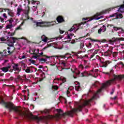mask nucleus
I'll use <instances>...</instances> for the list:
<instances>
[{
  "label": "nucleus",
  "mask_w": 124,
  "mask_h": 124,
  "mask_svg": "<svg viewBox=\"0 0 124 124\" xmlns=\"http://www.w3.org/2000/svg\"><path fill=\"white\" fill-rule=\"evenodd\" d=\"M96 98V96L93 95L90 99L84 100L81 105H79L78 107V108H74L72 111H68L65 113H63L62 110L61 109H57L56 111L58 113L56 114L55 118L56 119L57 121H59V120H60V119H61L62 116L64 117V116H70L71 117H73V113L81 112L84 107H86V106L90 105L91 102Z\"/></svg>",
  "instance_id": "obj_1"
},
{
  "label": "nucleus",
  "mask_w": 124,
  "mask_h": 124,
  "mask_svg": "<svg viewBox=\"0 0 124 124\" xmlns=\"http://www.w3.org/2000/svg\"><path fill=\"white\" fill-rule=\"evenodd\" d=\"M0 104L3 106H5V108L9 109V112H12V111H13L19 116L24 117L25 119H27L28 120H31V114L29 115V114L23 111V110L20 108L19 106H14V104L12 103L11 102L8 103L5 102L0 97Z\"/></svg>",
  "instance_id": "obj_2"
},
{
  "label": "nucleus",
  "mask_w": 124,
  "mask_h": 124,
  "mask_svg": "<svg viewBox=\"0 0 124 124\" xmlns=\"http://www.w3.org/2000/svg\"><path fill=\"white\" fill-rule=\"evenodd\" d=\"M113 76L114 77L113 78L107 81L105 83L102 84L101 88L97 91L98 93H101L103 89L107 88V87H108V86H111L112 83H113V82H114V81H116V80H121V79H123V78H124V75H116L113 74Z\"/></svg>",
  "instance_id": "obj_3"
},
{
  "label": "nucleus",
  "mask_w": 124,
  "mask_h": 124,
  "mask_svg": "<svg viewBox=\"0 0 124 124\" xmlns=\"http://www.w3.org/2000/svg\"><path fill=\"white\" fill-rule=\"evenodd\" d=\"M33 23L36 24V27H40L42 28L43 27H51V26H54L56 25L57 22L56 21H53L51 22H46V21H41V22H36V21H33Z\"/></svg>",
  "instance_id": "obj_4"
},
{
  "label": "nucleus",
  "mask_w": 124,
  "mask_h": 124,
  "mask_svg": "<svg viewBox=\"0 0 124 124\" xmlns=\"http://www.w3.org/2000/svg\"><path fill=\"white\" fill-rule=\"evenodd\" d=\"M112 9L113 10V9L109 8L107 10L102 11V12H101L100 13H96L93 16V18L92 19V20L93 19H94L95 20H99V19H102V18H103V16H100V15H101V14H106V13H109V11H111ZM98 16H100L98 17Z\"/></svg>",
  "instance_id": "obj_5"
},
{
  "label": "nucleus",
  "mask_w": 124,
  "mask_h": 124,
  "mask_svg": "<svg viewBox=\"0 0 124 124\" xmlns=\"http://www.w3.org/2000/svg\"><path fill=\"white\" fill-rule=\"evenodd\" d=\"M112 54L113 58H117V57H118V55H119L118 52L114 51L113 52L112 50L108 49L107 51L104 52V56H105V57H111Z\"/></svg>",
  "instance_id": "obj_6"
},
{
  "label": "nucleus",
  "mask_w": 124,
  "mask_h": 124,
  "mask_svg": "<svg viewBox=\"0 0 124 124\" xmlns=\"http://www.w3.org/2000/svg\"><path fill=\"white\" fill-rule=\"evenodd\" d=\"M17 38L11 37L10 39L8 40L7 45L9 47H12V50H15V47H14V44L16 42L17 40Z\"/></svg>",
  "instance_id": "obj_7"
},
{
  "label": "nucleus",
  "mask_w": 124,
  "mask_h": 124,
  "mask_svg": "<svg viewBox=\"0 0 124 124\" xmlns=\"http://www.w3.org/2000/svg\"><path fill=\"white\" fill-rule=\"evenodd\" d=\"M100 62H101V65L100 66V67H105L106 68L107 66H108V64H110L112 62L108 60L106 61L105 62L101 61V60H100Z\"/></svg>",
  "instance_id": "obj_8"
},
{
  "label": "nucleus",
  "mask_w": 124,
  "mask_h": 124,
  "mask_svg": "<svg viewBox=\"0 0 124 124\" xmlns=\"http://www.w3.org/2000/svg\"><path fill=\"white\" fill-rule=\"evenodd\" d=\"M76 75L79 76L80 77H85V76H88V75H91V74H89V73L87 71H84L83 73H80V71H77L76 72Z\"/></svg>",
  "instance_id": "obj_9"
},
{
  "label": "nucleus",
  "mask_w": 124,
  "mask_h": 124,
  "mask_svg": "<svg viewBox=\"0 0 124 124\" xmlns=\"http://www.w3.org/2000/svg\"><path fill=\"white\" fill-rule=\"evenodd\" d=\"M56 20L59 23H64V18H63V17L62 16H59L57 18Z\"/></svg>",
  "instance_id": "obj_10"
},
{
  "label": "nucleus",
  "mask_w": 124,
  "mask_h": 124,
  "mask_svg": "<svg viewBox=\"0 0 124 124\" xmlns=\"http://www.w3.org/2000/svg\"><path fill=\"white\" fill-rule=\"evenodd\" d=\"M30 7H29L27 10H24V13L25 14V17H26L27 20L30 19V16H29V14H30Z\"/></svg>",
  "instance_id": "obj_11"
},
{
  "label": "nucleus",
  "mask_w": 124,
  "mask_h": 124,
  "mask_svg": "<svg viewBox=\"0 0 124 124\" xmlns=\"http://www.w3.org/2000/svg\"><path fill=\"white\" fill-rule=\"evenodd\" d=\"M14 65L13 66V68L15 71H21V69L18 67L19 66V64L14 63Z\"/></svg>",
  "instance_id": "obj_12"
},
{
  "label": "nucleus",
  "mask_w": 124,
  "mask_h": 124,
  "mask_svg": "<svg viewBox=\"0 0 124 124\" xmlns=\"http://www.w3.org/2000/svg\"><path fill=\"white\" fill-rule=\"evenodd\" d=\"M120 17V18H122L123 17V14H118V13H114L111 15H110L109 16V18H111L112 17Z\"/></svg>",
  "instance_id": "obj_13"
},
{
  "label": "nucleus",
  "mask_w": 124,
  "mask_h": 124,
  "mask_svg": "<svg viewBox=\"0 0 124 124\" xmlns=\"http://www.w3.org/2000/svg\"><path fill=\"white\" fill-rule=\"evenodd\" d=\"M10 68H11V66H6V67H3L1 69V70H2V71H3V72H7Z\"/></svg>",
  "instance_id": "obj_14"
},
{
  "label": "nucleus",
  "mask_w": 124,
  "mask_h": 124,
  "mask_svg": "<svg viewBox=\"0 0 124 124\" xmlns=\"http://www.w3.org/2000/svg\"><path fill=\"white\" fill-rule=\"evenodd\" d=\"M7 11H8V15L9 16H11V17H14V16H15V15H14V12H13V11H12L9 9H7Z\"/></svg>",
  "instance_id": "obj_15"
},
{
  "label": "nucleus",
  "mask_w": 124,
  "mask_h": 124,
  "mask_svg": "<svg viewBox=\"0 0 124 124\" xmlns=\"http://www.w3.org/2000/svg\"><path fill=\"white\" fill-rule=\"evenodd\" d=\"M24 24H25V21H23L19 25V26L16 28L15 31H19L20 30H22V26H23V25H24Z\"/></svg>",
  "instance_id": "obj_16"
},
{
  "label": "nucleus",
  "mask_w": 124,
  "mask_h": 124,
  "mask_svg": "<svg viewBox=\"0 0 124 124\" xmlns=\"http://www.w3.org/2000/svg\"><path fill=\"white\" fill-rule=\"evenodd\" d=\"M122 10L123 11L124 10V4L121 5L119 6V8L118 9V12H121V13H122V12H123Z\"/></svg>",
  "instance_id": "obj_17"
},
{
  "label": "nucleus",
  "mask_w": 124,
  "mask_h": 124,
  "mask_svg": "<svg viewBox=\"0 0 124 124\" xmlns=\"http://www.w3.org/2000/svg\"><path fill=\"white\" fill-rule=\"evenodd\" d=\"M74 35L73 33H69L68 34L67 36L66 37V39H69V40H71L72 39V36Z\"/></svg>",
  "instance_id": "obj_18"
},
{
  "label": "nucleus",
  "mask_w": 124,
  "mask_h": 124,
  "mask_svg": "<svg viewBox=\"0 0 124 124\" xmlns=\"http://www.w3.org/2000/svg\"><path fill=\"white\" fill-rule=\"evenodd\" d=\"M103 74H107V75H108V76H111L113 73H114V71L113 70H110L109 72H102Z\"/></svg>",
  "instance_id": "obj_19"
},
{
  "label": "nucleus",
  "mask_w": 124,
  "mask_h": 124,
  "mask_svg": "<svg viewBox=\"0 0 124 124\" xmlns=\"http://www.w3.org/2000/svg\"><path fill=\"white\" fill-rule=\"evenodd\" d=\"M58 80L59 81H61V82H62V84H63V83H65V82H66V78L62 77Z\"/></svg>",
  "instance_id": "obj_20"
},
{
  "label": "nucleus",
  "mask_w": 124,
  "mask_h": 124,
  "mask_svg": "<svg viewBox=\"0 0 124 124\" xmlns=\"http://www.w3.org/2000/svg\"><path fill=\"white\" fill-rule=\"evenodd\" d=\"M30 53L31 54V55H33L32 56V58L34 59H37L38 55H37V53H31V50H30Z\"/></svg>",
  "instance_id": "obj_21"
},
{
  "label": "nucleus",
  "mask_w": 124,
  "mask_h": 124,
  "mask_svg": "<svg viewBox=\"0 0 124 124\" xmlns=\"http://www.w3.org/2000/svg\"><path fill=\"white\" fill-rule=\"evenodd\" d=\"M124 41V38H114V40H113L114 42H116L117 41Z\"/></svg>",
  "instance_id": "obj_22"
},
{
  "label": "nucleus",
  "mask_w": 124,
  "mask_h": 124,
  "mask_svg": "<svg viewBox=\"0 0 124 124\" xmlns=\"http://www.w3.org/2000/svg\"><path fill=\"white\" fill-rule=\"evenodd\" d=\"M113 29L114 30V31H119V30H121L122 31H124V29H123V28H121V27H113Z\"/></svg>",
  "instance_id": "obj_23"
},
{
  "label": "nucleus",
  "mask_w": 124,
  "mask_h": 124,
  "mask_svg": "<svg viewBox=\"0 0 124 124\" xmlns=\"http://www.w3.org/2000/svg\"><path fill=\"white\" fill-rule=\"evenodd\" d=\"M84 25H85V23H84V22H81V23H79L78 25V28L77 30V31H78V30H79V29H83V27H82V26H84Z\"/></svg>",
  "instance_id": "obj_24"
},
{
  "label": "nucleus",
  "mask_w": 124,
  "mask_h": 124,
  "mask_svg": "<svg viewBox=\"0 0 124 124\" xmlns=\"http://www.w3.org/2000/svg\"><path fill=\"white\" fill-rule=\"evenodd\" d=\"M12 28H13V25L12 24H7L6 26V29L7 30H8V29H12Z\"/></svg>",
  "instance_id": "obj_25"
},
{
  "label": "nucleus",
  "mask_w": 124,
  "mask_h": 124,
  "mask_svg": "<svg viewBox=\"0 0 124 124\" xmlns=\"http://www.w3.org/2000/svg\"><path fill=\"white\" fill-rule=\"evenodd\" d=\"M51 89L52 90H54V91H58L59 90V86L57 85H52Z\"/></svg>",
  "instance_id": "obj_26"
},
{
  "label": "nucleus",
  "mask_w": 124,
  "mask_h": 124,
  "mask_svg": "<svg viewBox=\"0 0 124 124\" xmlns=\"http://www.w3.org/2000/svg\"><path fill=\"white\" fill-rule=\"evenodd\" d=\"M41 38L42 39V41H44V42H47V38L46 36H45V35H43L41 37Z\"/></svg>",
  "instance_id": "obj_27"
},
{
  "label": "nucleus",
  "mask_w": 124,
  "mask_h": 124,
  "mask_svg": "<svg viewBox=\"0 0 124 124\" xmlns=\"http://www.w3.org/2000/svg\"><path fill=\"white\" fill-rule=\"evenodd\" d=\"M60 63H61V64H62V65L64 67L66 66V63L65 62V61H63V60H62L60 61Z\"/></svg>",
  "instance_id": "obj_28"
},
{
  "label": "nucleus",
  "mask_w": 124,
  "mask_h": 124,
  "mask_svg": "<svg viewBox=\"0 0 124 124\" xmlns=\"http://www.w3.org/2000/svg\"><path fill=\"white\" fill-rule=\"evenodd\" d=\"M75 89H76V91H77L78 92H79V91H80L81 86H80V83H78V85L76 86L75 87Z\"/></svg>",
  "instance_id": "obj_29"
},
{
  "label": "nucleus",
  "mask_w": 124,
  "mask_h": 124,
  "mask_svg": "<svg viewBox=\"0 0 124 124\" xmlns=\"http://www.w3.org/2000/svg\"><path fill=\"white\" fill-rule=\"evenodd\" d=\"M7 22H9V25H12V23L14 22V20H13V18H11L10 19L7 20Z\"/></svg>",
  "instance_id": "obj_30"
},
{
  "label": "nucleus",
  "mask_w": 124,
  "mask_h": 124,
  "mask_svg": "<svg viewBox=\"0 0 124 124\" xmlns=\"http://www.w3.org/2000/svg\"><path fill=\"white\" fill-rule=\"evenodd\" d=\"M22 11H23V9L18 8L17 9V15H20V14H21V12Z\"/></svg>",
  "instance_id": "obj_31"
},
{
  "label": "nucleus",
  "mask_w": 124,
  "mask_h": 124,
  "mask_svg": "<svg viewBox=\"0 0 124 124\" xmlns=\"http://www.w3.org/2000/svg\"><path fill=\"white\" fill-rule=\"evenodd\" d=\"M39 62H47V59H44V58H41L39 59Z\"/></svg>",
  "instance_id": "obj_32"
},
{
  "label": "nucleus",
  "mask_w": 124,
  "mask_h": 124,
  "mask_svg": "<svg viewBox=\"0 0 124 124\" xmlns=\"http://www.w3.org/2000/svg\"><path fill=\"white\" fill-rule=\"evenodd\" d=\"M99 82L98 81H96L95 82V83L93 84V86L94 87H98L99 85Z\"/></svg>",
  "instance_id": "obj_33"
},
{
  "label": "nucleus",
  "mask_w": 124,
  "mask_h": 124,
  "mask_svg": "<svg viewBox=\"0 0 124 124\" xmlns=\"http://www.w3.org/2000/svg\"><path fill=\"white\" fill-rule=\"evenodd\" d=\"M101 29L103 31V32L106 31V26L105 25H103V26L101 27Z\"/></svg>",
  "instance_id": "obj_34"
},
{
  "label": "nucleus",
  "mask_w": 124,
  "mask_h": 124,
  "mask_svg": "<svg viewBox=\"0 0 124 124\" xmlns=\"http://www.w3.org/2000/svg\"><path fill=\"white\" fill-rule=\"evenodd\" d=\"M43 112L45 113V114H49L50 111H49V109H46L43 111Z\"/></svg>",
  "instance_id": "obj_35"
},
{
  "label": "nucleus",
  "mask_w": 124,
  "mask_h": 124,
  "mask_svg": "<svg viewBox=\"0 0 124 124\" xmlns=\"http://www.w3.org/2000/svg\"><path fill=\"white\" fill-rule=\"evenodd\" d=\"M75 31V27L73 26L70 29L68 30V31Z\"/></svg>",
  "instance_id": "obj_36"
},
{
  "label": "nucleus",
  "mask_w": 124,
  "mask_h": 124,
  "mask_svg": "<svg viewBox=\"0 0 124 124\" xmlns=\"http://www.w3.org/2000/svg\"><path fill=\"white\" fill-rule=\"evenodd\" d=\"M90 40L91 41H93L94 42H99V40L93 39H92V38H90Z\"/></svg>",
  "instance_id": "obj_37"
},
{
  "label": "nucleus",
  "mask_w": 124,
  "mask_h": 124,
  "mask_svg": "<svg viewBox=\"0 0 124 124\" xmlns=\"http://www.w3.org/2000/svg\"><path fill=\"white\" fill-rule=\"evenodd\" d=\"M17 79L18 80H23V78H22V76L20 75L17 76Z\"/></svg>",
  "instance_id": "obj_38"
},
{
  "label": "nucleus",
  "mask_w": 124,
  "mask_h": 124,
  "mask_svg": "<svg viewBox=\"0 0 124 124\" xmlns=\"http://www.w3.org/2000/svg\"><path fill=\"white\" fill-rule=\"evenodd\" d=\"M30 62H31V63H32L33 64H34L36 62L33 60H30Z\"/></svg>",
  "instance_id": "obj_39"
},
{
  "label": "nucleus",
  "mask_w": 124,
  "mask_h": 124,
  "mask_svg": "<svg viewBox=\"0 0 124 124\" xmlns=\"http://www.w3.org/2000/svg\"><path fill=\"white\" fill-rule=\"evenodd\" d=\"M25 72H26L27 73H30V72H31V69L28 68L25 70Z\"/></svg>",
  "instance_id": "obj_40"
},
{
  "label": "nucleus",
  "mask_w": 124,
  "mask_h": 124,
  "mask_svg": "<svg viewBox=\"0 0 124 124\" xmlns=\"http://www.w3.org/2000/svg\"><path fill=\"white\" fill-rule=\"evenodd\" d=\"M103 31L102 29L101 28L98 31V33L100 34L101 33V32Z\"/></svg>",
  "instance_id": "obj_41"
},
{
  "label": "nucleus",
  "mask_w": 124,
  "mask_h": 124,
  "mask_svg": "<svg viewBox=\"0 0 124 124\" xmlns=\"http://www.w3.org/2000/svg\"><path fill=\"white\" fill-rule=\"evenodd\" d=\"M7 49V50H10L11 51H12V52H13V51L14 50L12 49V47L11 46L8 47Z\"/></svg>",
  "instance_id": "obj_42"
},
{
  "label": "nucleus",
  "mask_w": 124,
  "mask_h": 124,
  "mask_svg": "<svg viewBox=\"0 0 124 124\" xmlns=\"http://www.w3.org/2000/svg\"><path fill=\"white\" fill-rule=\"evenodd\" d=\"M0 22H1V23H3L4 22V19L2 17H1V16H0Z\"/></svg>",
  "instance_id": "obj_43"
},
{
  "label": "nucleus",
  "mask_w": 124,
  "mask_h": 124,
  "mask_svg": "<svg viewBox=\"0 0 124 124\" xmlns=\"http://www.w3.org/2000/svg\"><path fill=\"white\" fill-rule=\"evenodd\" d=\"M79 68H81V69H84V66L82 64H81L79 65Z\"/></svg>",
  "instance_id": "obj_44"
},
{
  "label": "nucleus",
  "mask_w": 124,
  "mask_h": 124,
  "mask_svg": "<svg viewBox=\"0 0 124 124\" xmlns=\"http://www.w3.org/2000/svg\"><path fill=\"white\" fill-rule=\"evenodd\" d=\"M2 16L3 17H4V18H5V19H6L7 18V16H6V14L5 13L3 14Z\"/></svg>",
  "instance_id": "obj_45"
},
{
  "label": "nucleus",
  "mask_w": 124,
  "mask_h": 124,
  "mask_svg": "<svg viewBox=\"0 0 124 124\" xmlns=\"http://www.w3.org/2000/svg\"><path fill=\"white\" fill-rule=\"evenodd\" d=\"M84 46V43H80V49H83V47Z\"/></svg>",
  "instance_id": "obj_46"
},
{
  "label": "nucleus",
  "mask_w": 124,
  "mask_h": 124,
  "mask_svg": "<svg viewBox=\"0 0 124 124\" xmlns=\"http://www.w3.org/2000/svg\"><path fill=\"white\" fill-rule=\"evenodd\" d=\"M1 41H5V39L4 38V37H2L0 38Z\"/></svg>",
  "instance_id": "obj_47"
},
{
  "label": "nucleus",
  "mask_w": 124,
  "mask_h": 124,
  "mask_svg": "<svg viewBox=\"0 0 124 124\" xmlns=\"http://www.w3.org/2000/svg\"><path fill=\"white\" fill-rule=\"evenodd\" d=\"M87 47H88V48H92V43H89V45L87 46Z\"/></svg>",
  "instance_id": "obj_48"
},
{
  "label": "nucleus",
  "mask_w": 124,
  "mask_h": 124,
  "mask_svg": "<svg viewBox=\"0 0 124 124\" xmlns=\"http://www.w3.org/2000/svg\"><path fill=\"white\" fill-rule=\"evenodd\" d=\"M30 68H34V70H35V72L37 71V69H36V68H35L34 67L32 66H31V67H30Z\"/></svg>",
  "instance_id": "obj_49"
},
{
  "label": "nucleus",
  "mask_w": 124,
  "mask_h": 124,
  "mask_svg": "<svg viewBox=\"0 0 124 124\" xmlns=\"http://www.w3.org/2000/svg\"><path fill=\"white\" fill-rule=\"evenodd\" d=\"M59 31H60V32L61 34H62V33H63V32H64V31L61 30L60 29H59Z\"/></svg>",
  "instance_id": "obj_50"
},
{
  "label": "nucleus",
  "mask_w": 124,
  "mask_h": 124,
  "mask_svg": "<svg viewBox=\"0 0 124 124\" xmlns=\"http://www.w3.org/2000/svg\"><path fill=\"white\" fill-rule=\"evenodd\" d=\"M22 80H23V79H27V78H26L25 75L22 76Z\"/></svg>",
  "instance_id": "obj_51"
},
{
  "label": "nucleus",
  "mask_w": 124,
  "mask_h": 124,
  "mask_svg": "<svg viewBox=\"0 0 124 124\" xmlns=\"http://www.w3.org/2000/svg\"><path fill=\"white\" fill-rule=\"evenodd\" d=\"M98 71H99L98 69H96L94 70V72H95V73H97Z\"/></svg>",
  "instance_id": "obj_52"
},
{
  "label": "nucleus",
  "mask_w": 124,
  "mask_h": 124,
  "mask_svg": "<svg viewBox=\"0 0 124 124\" xmlns=\"http://www.w3.org/2000/svg\"><path fill=\"white\" fill-rule=\"evenodd\" d=\"M94 56H95V54L93 53L91 55V57H90L91 59L93 58V57H94Z\"/></svg>",
  "instance_id": "obj_53"
},
{
  "label": "nucleus",
  "mask_w": 124,
  "mask_h": 124,
  "mask_svg": "<svg viewBox=\"0 0 124 124\" xmlns=\"http://www.w3.org/2000/svg\"><path fill=\"white\" fill-rule=\"evenodd\" d=\"M97 53H98V50H95L94 51V52H93V53L95 54V55H96V54H97Z\"/></svg>",
  "instance_id": "obj_54"
},
{
  "label": "nucleus",
  "mask_w": 124,
  "mask_h": 124,
  "mask_svg": "<svg viewBox=\"0 0 124 124\" xmlns=\"http://www.w3.org/2000/svg\"><path fill=\"white\" fill-rule=\"evenodd\" d=\"M8 53L9 55H10L13 53V51L11 52V50H8Z\"/></svg>",
  "instance_id": "obj_55"
},
{
  "label": "nucleus",
  "mask_w": 124,
  "mask_h": 124,
  "mask_svg": "<svg viewBox=\"0 0 124 124\" xmlns=\"http://www.w3.org/2000/svg\"><path fill=\"white\" fill-rule=\"evenodd\" d=\"M75 40H72V42H71V44H75Z\"/></svg>",
  "instance_id": "obj_56"
},
{
  "label": "nucleus",
  "mask_w": 124,
  "mask_h": 124,
  "mask_svg": "<svg viewBox=\"0 0 124 124\" xmlns=\"http://www.w3.org/2000/svg\"><path fill=\"white\" fill-rule=\"evenodd\" d=\"M93 51V49H90L88 51V53H92Z\"/></svg>",
  "instance_id": "obj_57"
},
{
  "label": "nucleus",
  "mask_w": 124,
  "mask_h": 124,
  "mask_svg": "<svg viewBox=\"0 0 124 124\" xmlns=\"http://www.w3.org/2000/svg\"><path fill=\"white\" fill-rule=\"evenodd\" d=\"M108 27H114V25H112V24H108V25L107 26V27L108 28Z\"/></svg>",
  "instance_id": "obj_58"
},
{
  "label": "nucleus",
  "mask_w": 124,
  "mask_h": 124,
  "mask_svg": "<svg viewBox=\"0 0 124 124\" xmlns=\"http://www.w3.org/2000/svg\"><path fill=\"white\" fill-rule=\"evenodd\" d=\"M38 68H43V65H39Z\"/></svg>",
  "instance_id": "obj_59"
},
{
  "label": "nucleus",
  "mask_w": 124,
  "mask_h": 124,
  "mask_svg": "<svg viewBox=\"0 0 124 124\" xmlns=\"http://www.w3.org/2000/svg\"><path fill=\"white\" fill-rule=\"evenodd\" d=\"M96 59H98V60H99V61H100V57L99 56H96Z\"/></svg>",
  "instance_id": "obj_60"
},
{
  "label": "nucleus",
  "mask_w": 124,
  "mask_h": 124,
  "mask_svg": "<svg viewBox=\"0 0 124 124\" xmlns=\"http://www.w3.org/2000/svg\"><path fill=\"white\" fill-rule=\"evenodd\" d=\"M47 48H48V47L45 46L44 47L43 49H42V51H45L46 50V49H47Z\"/></svg>",
  "instance_id": "obj_61"
},
{
  "label": "nucleus",
  "mask_w": 124,
  "mask_h": 124,
  "mask_svg": "<svg viewBox=\"0 0 124 124\" xmlns=\"http://www.w3.org/2000/svg\"><path fill=\"white\" fill-rule=\"evenodd\" d=\"M15 33H16V32L15 31L14 32L11 33V35L12 36L14 35V34H15Z\"/></svg>",
  "instance_id": "obj_62"
},
{
  "label": "nucleus",
  "mask_w": 124,
  "mask_h": 124,
  "mask_svg": "<svg viewBox=\"0 0 124 124\" xmlns=\"http://www.w3.org/2000/svg\"><path fill=\"white\" fill-rule=\"evenodd\" d=\"M16 23L17 24L18 23H19V19H18L17 18H16Z\"/></svg>",
  "instance_id": "obj_63"
},
{
  "label": "nucleus",
  "mask_w": 124,
  "mask_h": 124,
  "mask_svg": "<svg viewBox=\"0 0 124 124\" xmlns=\"http://www.w3.org/2000/svg\"><path fill=\"white\" fill-rule=\"evenodd\" d=\"M21 59H26V56L23 55L21 57Z\"/></svg>",
  "instance_id": "obj_64"
}]
</instances>
